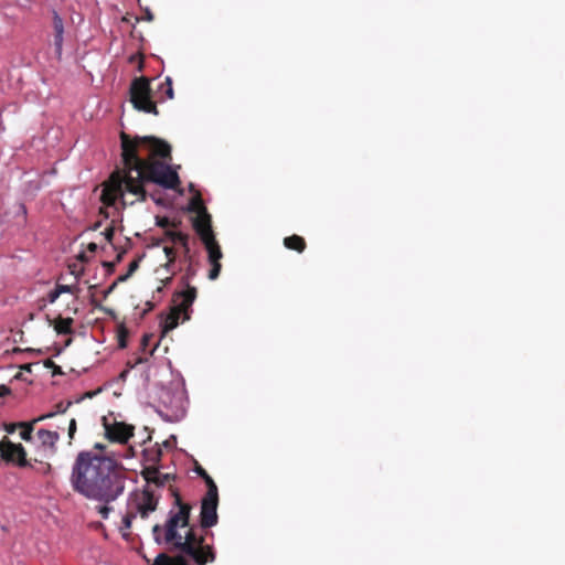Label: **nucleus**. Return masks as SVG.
Wrapping results in <instances>:
<instances>
[{
  "label": "nucleus",
  "mask_w": 565,
  "mask_h": 565,
  "mask_svg": "<svg viewBox=\"0 0 565 565\" xmlns=\"http://www.w3.org/2000/svg\"><path fill=\"white\" fill-rule=\"evenodd\" d=\"M153 19L152 14L148 11L147 12V20L148 21H151Z\"/></svg>",
  "instance_id": "37"
},
{
  "label": "nucleus",
  "mask_w": 565,
  "mask_h": 565,
  "mask_svg": "<svg viewBox=\"0 0 565 565\" xmlns=\"http://www.w3.org/2000/svg\"><path fill=\"white\" fill-rule=\"evenodd\" d=\"M111 235H113V232L111 231H107V239H110Z\"/></svg>",
  "instance_id": "39"
},
{
  "label": "nucleus",
  "mask_w": 565,
  "mask_h": 565,
  "mask_svg": "<svg viewBox=\"0 0 565 565\" xmlns=\"http://www.w3.org/2000/svg\"><path fill=\"white\" fill-rule=\"evenodd\" d=\"M36 435L41 445L51 449L55 447V444L58 440V434L56 431L39 429Z\"/></svg>",
  "instance_id": "14"
},
{
  "label": "nucleus",
  "mask_w": 565,
  "mask_h": 565,
  "mask_svg": "<svg viewBox=\"0 0 565 565\" xmlns=\"http://www.w3.org/2000/svg\"><path fill=\"white\" fill-rule=\"evenodd\" d=\"M124 169L114 172L103 190L102 198L109 205L121 201L124 205L146 199L145 184L153 182L166 189H175L179 175L170 166L153 158H166L170 146L153 137L130 139L121 135Z\"/></svg>",
  "instance_id": "1"
},
{
  "label": "nucleus",
  "mask_w": 565,
  "mask_h": 565,
  "mask_svg": "<svg viewBox=\"0 0 565 565\" xmlns=\"http://www.w3.org/2000/svg\"><path fill=\"white\" fill-rule=\"evenodd\" d=\"M203 471H205V470H204V469H202V468H199V469L196 470V472L205 479Z\"/></svg>",
  "instance_id": "34"
},
{
  "label": "nucleus",
  "mask_w": 565,
  "mask_h": 565,
  "mask_svg": "<svg viewBox=\"0 0 565 565\" xmlns=\"http://www.w3.org/2000/svg\"><path fill=\"white\" fill-rule=\"evenodd\" d=\"M18 427H19L18 423L17 424H8V425H4V430L8 434H13Z\"/></svg>",
  "instance_id": "30"
},
{
  "label": "nucleus",
  "mask_w": 565,
  "mask_h": 565,
  "mask_svg": "<svg viewBox=\"0 0 565 565\" xmlns=\"http://www.w3.org/2000/svg\"><path fill=\"white\" fill-rule=\"evenodd\" d=\"M167 238L174 245H180L184 249L185 256H188L190 248H189V242H188V235L183 234L182 232H168Z\"/></svg>",
  "instance_id": "15"
},
{
  "label": "nucleus",
  "mask_w": 565,
  "mask_h": 565,
  "mask_svg": "<svg viewBox=\"0 0 565 565\" xmlns=\"http://www.w3.org/2000/svg\"><path fill=\"white\" fill-rule=\"evenodd\" d=\"M203 473L209 489L201 502L200 523L203 529H210L216 525L218 520V493L213 479L206 473V471H203Z\"/></svg>",
  "instance_id": "6"
},
{
  "label": "nucleus",
  "mask_w": 565,
  "mask_h": 565,
  "mask_svg": "<svg viewBox=\"0 0 565 565\" xmlns=\"http://www.w3.org/2000/svg\"><path fill=\"white\" fill-rule=\"evenodd\" d=\"M203 244L205 245V248L207 250L210 263L220 262V259L222 258V252L220 249V246L215 242V238L205 241L203 242Z\"/></svg>",
  "instance_id": "16"
},
{
  "label": "nucleus",
  "mask_w": 565,
  "mask_h": 565,
  "mask_svg": "<svg viewBox=\"0 0 565 565\" xmlns=\"http://www.w3.org/2000/svg\"><path fill=\"white\" fill-rule=\"evenodd\" d=\"M195 273L196 271H195L194 267L192 266V264H189L186 267L185 275L182 278V284L184 286L183 290H188V288H193L192 286H190V280L195 276Z\"/></svg>",
  "instance_id": "21"
},
{
  "label": "nucleus",
  "mask_w": 565,
  "mask_h": 565,
  "mask_svg": "<svg viewBox=\"0 0 565 565\" xmlns=\"http://www.w3.org/2000/svg\"><path fill=\"white\" fill-rule=\"evenodd\" d=\"M95 449H99V450H103L104 449V446L102 444H95Z\"/></svg>",
  "instance_id": "36"
},
{
  "label": "nucleus",
  "mask_w": 565,
  "mask_h": 565,
  "mask_svg": "<svg viewBox=\"0 0 565 565\" xmlns=\"http://www.w3.org/2000/svg\"><path fill=\"white\" fill-rule=\"evenodd\" d=\"M196 298V288L177 291L173 296V306L170 311L162 317L160 327L162 335L178 327L182 317L183 321L190 319L189 309Z\"/></svg>",
  "instance_id": "5"
},
{
  "label": "nucleus",
  "mask_w": 565,
  "mask_h": 565,
  "mask_svg": "<svg viewBox=\"0 0 565 565\" xmlns=\"http://www.w3.org/2000/svg\"><path fill=\"white\" fill-rule=\"evenodd\" d=\"M53 416H54V413H49V414L42 415V416L33 419L30 423H24V422L18 423L19 427L22 428V430L20 433L21 439H23L24 441H31L32 440L33 425L35 423H38V422L44 420V419L53 417Z\"/></svg>",
  "instance_id": "13"
},
{
  "label": "nucleus",
  "mask_w": 565,
  "mask_h": 565,
  "mask_svg": "<svg viewBox=\"0 0 565 565\" xmlns=\"http://www.w3.org/2000/svg\"><path fill=\"white\" fill-rule=\"evenodd\" d=\"M97 248V245L95 243L89 244V249L95 250Z\"/></svg>",
  "instance_id": "35"
},
{
  "label": "nucleus",
  "mask_w": 565,
  "mask_h": 565,
  "mask_svg": "<svg viewBox=\"0 0 565 565\" xmlns=\"http://www.w3.org/2000/svg\"><path fill=\"white\" fill-rule=\"evenodd\" d=\"M284 244L289 249H296L298 252H302L305 249L303 238L297 235L286 237Z\"/></svg>",
  "instance_id": "18"
},
{
  "label": "nucleus",
  "mask_w": 565,
  "mask_h": 565,
  "mask_svg": "<svg viewBox=\"0 0 565 565\" xmlns=\"http://www.w3.org/2000/svg\"><path fill=\"white\" fill-rule=\"evenodd\" d=\"M56 287L58 288L60 294H76L79 288L77 285H61L57 284Z\"/></svg>",
  "instance_id": "24"
},
{
  "label": "nucleus",
  "mask_w": 565,
  "mask_h": 565,
  "mask_svg": "<svg viewBox=\"0 0 565 565\" xmlns=\"http://www.w3.org/2000/svg\"><path fill=\"white\" fill-rule=\"evenodd\" d=\"M51 470V466L50 465H41V468H39L38 471H40L41 473H47L49 471Z\"/></svg>",
  "instance_id": "32"
},
{
  "label": "nucleus",
  "mask_w": 565,
  "mask_h": 565,
  "mask_svg": "<svg viewBox=\"0 0 565 565\" xmlns=\"http://www.w3.org/2000/svg\"><path fill=\"white\" fill-rule=\"evenodd\" d=\"M158 505V499L152 492L143 490L134 495L129 502V511H134L137 515L142 519H147Z\"/></svg>",
  "instance_id": "9"
},
{
  "label": "nucleus",
  "mask_w": 565,
  "mask_h": 565,
  "mask_svg": "<svg viewBox=\"0 0 565 565\" xmlns=\"http://www.w3.org/2000/svg\"><path fill=\"white\" fill-rule=\"evenodd\" d=\"M163 250H164V254H166V256L168 258V262L166 264V268H167L168 271L174 273L175 271V267H174L175 253H174V249L172 247L164 246Z\"/></svg>",
  "instance_id": "20"
},
{
  "label": "nucleus",
  "mask_w": 565,
  "mask_h": 565,
  "mask_svg": "<svg viewBox=\"0 0 565 565\" xmlns=\"http://www.w3.org/2000/svg\"><path fill=\"white\" fill-rule=\"evenodd\" d=\"M137 267V263L130 264V270H134Z\"/></svg>",
  "instance_id": "38"
},
{
  "label": "nucleus",
  "mask_w": 565,
  "mask_h": 565,
  "mask_svg": "<svg viewBox=\"0 0 565 565\" xmlns=\"http://www.w3.org/2000/svg\"><path fill=\"white\" fill-rule=\"evenodd\" d=\"M64 32L54 33V47L58 58L62 56L63 51Z\"/></svg>",
  "instance_id": "22"
},
{
  "label": "nucleus",
  "mask_w": 565,
  "mask_h": 565,
  "mask_svg": "<svg viewBox=\"0 0 565 565\" xmlns=\"http://www.w3.org/2000/svg\"><path fill=\"white\" fill-rule=\"evenodd\" d=\"M60 296L61 294L58 291V288L55 286V289L49 294V302H55Z\"/></svg>",
  "instance_id": "28"
},
{
  "label": "nucleus",
  "mask_w": 565,
  "mask_h": 565,
  "mask_svg": "<svg viewBox=\"0 0 565 565\" xmlns=\"http://www.w3.org/2000/svg\"><path fill=\"white\" fill-rule=\"evenodd\" d=\"M161 86H167L166 94L169 99L173 98V88H172V79L170 77H166L164 83Z\"/></svg>",
  "instance_id": "27"
},
{
  "label": "nucleus",
  "mask_w": 565,
  "mask_h": 565,
  "mask_svg": "<svg viewBox=\"0 0 565 565\" xmlns=\"http://www.w3.org/2000/svg\"><path fill=\"white\" fill-rule=\"evenodd\" d=\"M0 455L2 459L15 462L19 467H32L26 460V451L21 444H14L8 438L0 441Z\"/></svg>",
  "instance_id": "10"
},
{
  "label": "nucleus",
  "mask_w": 565,
  "mask_h": 565,
  "mask_svg": "<svg viewBox=\"0 0 565 565\" xmlns=\"http://www.w3.org/2000/svg\"><path fill=\"white\" fill-rule=\"evenodd\" d=\"M74 320L72 318H58L55 321L54 329L58 334H70Z\"/></svg>",
  "instance_id": "17"
},
{
  "label": "nucleus",
  "mask_w": 565,
  "mask_h": 565,
  "mask_svg": "<svg viewBox=\"0 0 565 565\" xmlns=\"http://www.w3.org/2000/svg\"><path fill=\"white\" fill-rule=\"evenodd\" d=\"M149 338H150V337H149V335H147V334H146V335H143V338H142V344H143V345H146V344L148 343Z\"/></svg>",
  "instance_id": "33"
},
{
  "label": "nucleus",
  "mask_w": 565,
  "mask_h": 565,
  "mask_svg": "<svg viewBox=\"0 0 565 565\" xmlns=\"http://www.w3.org/2000/svg\"><path fill=\"white\" fill-rule=\"evenodd\" d=\"M136 516H137V514L134 511H130L128 514L122 516V526L120 527V530L121 531L129 530L131 526V521Z\"/></svg>",
  "instance_id": "25"
},
{
  "label": "nucleus",
  "mask_w": 565,
  "mask_h": 565,
  "mask_svg": "<svg viewBox=\"0 0 565 565\" xmlns=\"http://www.w3.org/2000/svg\"><path fill=\"white\" fill-rule=\"evenodd\" d=\"M186 392L182 385H168L158 390L156 412L163 420H181L186 414Z\"/></svg>",
  "instance_id": "4"
},
{
  "label": "nucleus",
  "mask_w": 565,
  "mask_h": 565,
  "mask_svg": "<svg viewBox=\"0 0 565 565\" xmlns=\"http://www.w3.org/2000/svg\"><path fill=\"white\" fill-rule=\"evenodd\" d=\"M130 102L134 107L147 114L157 115V107L151 99L150 81L147 77L135 78L130 85Z\"/></svg>",
  "instance_id": "7"
},
{
  "label": "nucleus",
  "mask_w": 565,
  "mask_h": 565,
  "mask_svg": "<svg viewBox=\"0 0 565 565\" xmlns=\"http://www.w3.org/2000/svg\"><path fill=\"white\" fill-rule=\"evenodd\" d=\"M145 456L147 462H149L148 466H156L157 462L160 460L161 449L158 447L148 448L147 450H145Z\"/></svg>",
  "instance_id": "19"
},
{
  "label": "nucleus",
  "mask_w": 565,
  "mask_h": 565,
  "mask_svg": "<svg viewBox=\"0 0 565 565\" xmlns=\"http://www.w3.org/2000/svg\"><path fill=\"white\" fill-rule=\"evenodd\" d=\"M70 484L74 492L96 502L97 513L106 520L114 510L113 503L124 494L126 477L114 458L83 450L72 465Z\"/></svg>",
  "instance_id": "2"
},
{
  "label": "nucleus",
  "mask_w": 565,
  "mask_h": 565,
  "mask_svg": "<svg viewBox=\"0 0 565 565\" xmlns=\"http://www.w3.org/2000/svg\"><path fill=\"white\" fill-rule=\"evenodd\" d=\"M178 508L171 509L166 522L152 527V536L157 544L179 551L177 556L166 553L157 555L152 565H205L215 559L213 548L203 543L190 525L191 508L177 500Z\"/></svg>",
  "instance_id": "3"
},
{
  "label": "nucleus",
  "mask_w": 565,
  "mask_h": 565,
  "mask_svg": "<svg viewBox=\"0 0 565 565\" xmlns=\"http://www.w3.org/2000/svg\"><path fill=\"white\" fill-rule=\"evenodd\" d=\"M142 473L148 483H153L159 487L164 486L170 479L169 473H162L156 466L145 467Z\"/></svg>",
  "instance_id": "12"
},
{
  "label": "nucleus",
  "mask_w": 565,
  "mask_h": 565,
  "mask_svg": "<svg viewBox=\"0 0 565 565\" xmlns=\"http://www.w3.org/2000/svg\"><path fill=\"white\" fill-rule=\"evenodd\" d=\"M190 210L198 212V215L193 220V227L202 242L214 238L211 227V216L207 214L199 199L191 202Z\"/></svg>",
  "instance_id": "8"
},
{
  "label": "nucleus",
  "mask_w": 565,
  "mask_h": 565,
  "mask_svg": "<svg viewBox=\"0 0 565 565\" xmlns=\"http://www.w3.org/2000/svg\"><path fill=\"white\" fill-rule=\"evenodd\" d=\"M75 431H76V420L72 419L70 422V427H68V436H70V438H73Z\"/></svg>",
  "instance_id": "29"
},
{
  "label": "nucleus",
  "mask_w": 565,
  "mask_h": 565,
  "mask_svg": "<svg viewBox=\"0 0 565 565\" xmlns=\"http://www.w3.org/2000/svg\"><path fill=\"white\" fill-rule=\"evenodd\" d=\"M212 265V268L209 273V278L214 280L218 277L220 275V271H221V264L220 262H215V263H211Z\"/></svg>",
  "instance_id": "26"
},
{
  "label": "nucleus",
  "mask_w": 565,
  "mask_h": 565,
  "mask_svg": "<svg viewBox=\"0 0 565 565\" xmlns=\"http://www.w3.org/2000/svg\"><path fill=\"white\" fill-rule=\"evenodd\" d=\"M106 436L117 443H127L132 436V427L124 423H115L113 425H105Z\"/></svg>",
  "instance_id": "11"
},
{
  "label": "nucleus",
  "mask_w": 565,
  "mask_h": 565,
  "mask_svg": "<svg viewBox=\"0 0 565 565\" xmlns=\"http://www.w3.org/2000/svg\"><path fill=\"white\" fill-rule=\"evenodd\" d=\"M53 30L54 33L64 32V23L57 11H53Z\"/></svg>",
  "instance_id": "23"
},
{
  "label": "nucleus",
  "mask_w": 565,
  "mask_h": 565,
  "mask_svg": "<svg viewBox=\"0 0 565 565\" xmlns=\"http://www.w3.org/2000/svg\"><path fill=\"white\" fill-rule=\"evenodd\" d=\"M10 392H11L10 388L7 385H4V384L0 385V397L9 395Z\"/></svg>",
  "instance_id": "31"
}]
</instances>
